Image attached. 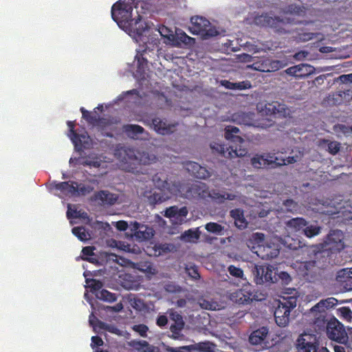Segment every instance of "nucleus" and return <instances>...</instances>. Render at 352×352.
I'll use <instances>...</instances> for the list:
<instances>
[{"label":"nucleus","instance_id":"nucleus-58","mask_svg":"<svg viewBox=\"0 0 352 352\" xmlns=\"http://www.w3.org/2000/svg\"><path fill=\"white\" fill-rule=\"evenodd\" d=\"M170 319L175 322V323L185 324L182 315L177 311L171 312L170 314Z\"/></svg>","mask_w":352,"mask_h":352},{"label":"nucleus","instance_id":"nucleus-3","mask_svg":"<svg viewBox=\"0 0 352 352\" xmlns=\"http://www.w3.org/2000/svg\"><path fill=\"white\" fill-rule=\"evenodd\" d=\"M156 160L157 157L154 154L142 152L136 155L134 150L128 149L122 161V168L135 175H142L144 177L140 181L146 182L149 179V175L148 170L143 165L152 164Z\"/></svg>","mask_w":352,"mask_h":352},{"label":"nucleus","instance_id":"nucleus-60","mask_svg":"<svg viewBox=\"0 0 352 352\" xmlns=\"http://www.w3.org/2000/svg\"><path fill=\"white\" fill-rule=\"evenodd\" d=\"M165 290L170 293H176L181 291V287L173 284H166L164 287Z\"/></svg>","mask_w":352,"mask_h":352},{"label":"nucleus","instance_id":"nucleus-4","mask_svg":"<svg viewBox=\"0 0 352 352\" xmlns=\"http://www.w3.org/2000/svg\"><path fill=\"white\" fill-rule=\"evenodd\" d=\"M240 132L239 128L233 126H228L225 129V138L231 142L228 146L223 144L214 143L211 148L226 158L245 156L248 151L243 148L241 144L244 142L243 139L238 135Z\"/></svg>","mask_w":352,"mask_h":352},{"label":"nucleus","instance_id":"nucleus-14","mask_svg":"<svg viewBox=\"0 0 352 352\" xmlns=\"http://www.w3.org/2000/svg\"><path fill=\"white\" fill-rule=\"evenodd\" d=\"M324 243L327 249L331 252H340L344 248V234L339 230H331Z\"/></svg>","mask_w":352,"mask_h":352},{"label":"nucleus","instance_id":"nucleus-27","mask_svg":"<svg viewBox=\"0 0 352 352\" xmlns=\"http://www.w3.org/2000/svg\"><path fill=\"white\" fill-rule=\"evenodd\" d=\"M276 62L268 58L263 57L255 60L251 65L252 68L262 72H270L273 70V64Z\"/></svg>","mask_w":352,"mask_h":352},{"label":"nucleus","instance_id":"nucleus-63","mask_svg":"<svg viewBox=\"0 0 352 352\" xmlns=\"http://www.w3.org/2000/svg\"><path fill=\"white\" fill-rule=\"evenodd\" d=\"M116 227L120 231H125L128 228V223L124 221H118Z\"/></svg>","mask_w":352,"mask_h":352},{"label":"nucleus","instance_id":"nucleus-34","mask_svg":"<svg viewBox=\"0 0 352 352\" xmlns=\"http://www.w3.org/2000/svg\"><path fill=\"white\" fill-rule=\"evenodd\" d=\"M80 111L82 113V118H84L89 124L96 126L99 120V116L96 113H92L83 107H81Z\"/></svg>","mask_w":352,"mask_h":352},{"label":"nucleus","instance_id":"nucleus-2","mask_svg":"<svg viewBox=\"0 0 352 352\" xmlns=\"http://www.w3.org/2000/svg\"><path fill=\"white\" fill-rule=\"evenodd\" d=\"M141 47L137 50L135 56L136 69L133 72L137 85L139 88H162L156 73L148 69V64H152L149 58L156 55L154 50L144 45Z\"/></svg>","mask_w":352,"mask_h":352},{"label":"nucleus","instance_id":"nucleus-45","mask_svg":"<svg viewBox=\"0 0 352 352\" xmlns=\"http://www.w3.org/2000/svg\"><path fill=\"white\" fill-rule=\"evenodd\" d=\"M221 85L226 89H228V88H252V85H250V82L244 83V85H241L240 83H232L226 80H221Z\"/></svg>","mask_w":352,"mask_h":352},{"label":"nucleus","instance_id":"nucleus-23","mask_svg":"<svg viewBox=\"0 0 352 352\" xmlns=\"http://www.w3.org/2000/svg\"><path fill=\"white\" fill-rule=\"evenodd\" d=\"M313 71L314 67L312 66L302 63L287 68L286 72L296 78H302L310 75Z\"/></svg>","mask_w":352,"mask_h":352},{"label":"nucleus","instance_id":"nucleus-18","mask_svg":"<svg viewBox=\"0 0 352 352\" xmlns=\"http://www.w3.org/2000/svg\"><path fill=\"white\" fill-rule=\"evenodd\" d=\"M318 267L316 261H306L298 263L297 271L300 276L307 280L314 278Z\"/></svg>","mask_w":352,"mask_h":352},{"label":"nucleus","instance_id":"nucleus-56","mask_svg":"<svg viewBox=\"0 0 352 352\" xmlns=\"http://www.w3.org/2000/svg\"><path fill=\"white\" fill-rule=\"evenodd\" d=\"M96 320H97L98 327L99 328L104 329V330H107L111 333H115L116 331H117V329L116 327L110 326L98 319H96Z\"/></svg>","mask_w":352,"mask_h":352},{"label":"nucleus","instance_id":"nucleus-26","mask_svg":"<svg viewBox=\"0 0 352 352\" xmlns=\"http://www.w3.org/2000/svg\"><path fill=\"white\" fill-rule=\"evenodd\" d=\"M76 182H54L53 188L56 190H60L63 195L66 196H75L76 195L77 190L75 188Z\"/></svg>","mask_w":352,"mask_h":352},{"label":"nucleus","instance_id":"nucleus-62","mask_svg":"<svg viewBox=\"0 0 352 352\" xmlns=\"http://www.w3.org/2000/svg\"><path fill=\"white\" fill-rule=\"evenodd\" d=\"M187 270L188 271V274L190 277H192L194 279H198L200 278V275L198 272V270L196 267H190L187 268Z\"/></svg>","mask_w":352,"mask_h":352},{"label":"nucleus","instance_id":"nucleus-6","mask_svg":"<svg viewBox=\"0 0 352 352\" xmlns=\"http://www.w3.org/2000/svg\"><path fill=\"white\" fill-rule=\"evenodd\" d=\"M190 32L199 36L202 39H208L217 36L219 32L216 27L205 17L194 16L190 18Z\"/></svg>","mask_w":352,"mask_h":352},{"label":"nucleus","instance_id":"nucleus-64","mask_svg":"<svg viewBox=\"0 0 352 352\" xmlns=\"http://www.w3.org/2000/svg\"><path fill=\"white\" fill-rule=\"evenodd\" d=\"M168 323V318L166 316H160L157 319V324L159 327H164Z\"/></svg>","mask_w":352,"mask_h":352},{"label":"nucleus","instance_id":"nucleus-16","mask_svg":"<svg viewBox=\"0 0 352 352\" xmlns=\"http://www.w3.org/2000/svg\"><path fill=\"white\" fill-rule=\"evenodd\" d=\"M253 274L254 281L257 285L273 282V270L270 265H256Z\"/></svg>","mask_w":352,"mask_h":352},{"label":"nucleus","instance_id":"nucleus-8","mask_svg":"<svg viewBox=\"0 0 352 352\" xmlns=\"http://www.w3.org/2000/svg\"><path fill=\"white\" fill-rule=\"evenodd\" d=\"M256 109L262 115L274 118H286L290 113V110L286 105L278 101H273L266 104L258 102L256 104Z\"/></svg>","mask_w":352,"mask_h":352},{"label":"nucleus","instance_id":"nucleus-43","mask_svg":"<svg viewBox=\"0 0 352 352\" xmlns=\"http://www.w3.org/2000/svg\"><path fill=\"white\" fill-rule=\"evenodd\" d=\"M283 205L285 207L287 212L292 213L296 212L298 210V204L292 199L285 200Z\"/></svg>","mask_w":352,"mask_h":352},{"label":"nucleus","instance_id":"nucleus-12","mask_svg":"<svg viewBox=\"0 0 352 352\" xmlns=\"http://www.w3.org/2000/svg\"><path fill=\"white\" fill-rule=\"evenodd\" d=\"M228 298L238 305H249L254 300H256V295L250 286L243 287L230 292Z\"/></svg>","mask_w":352,"mask_h":352},{"label":"nucleus","instance_id":"nucleus-61","mask_svg":"<svg viewBox=\"0 0 352 352\" xmlns=\"http://www.w3.org/2000/svg\"><path fill=\"white\" fill-rule=\"evenodd\" d=\"M95 248L93 246H86L84 247L82 250V256H90L94 255V250Z\"/></svg>","mask_w":352,"mask_h":352},{"label":"nucleus","instance_id":"nucleus-11","mask_svg":"<svg viewBox=\"0 0 352 352\" xmlns=\"http://www.w3.org/2000/svg\"><path fill=\"white\" fill-rule=\"evenodd\" d=\"M253 238L258 243L255 252L258 257L263 260H270L276 258L278 255L279 250L274 245L260 244V243H263L265 240V235L263 233H254Z\"/></svg>","mask_w":352,"mask_h":352},{"label":"nucleus","instance_id":"nucleus-13","mask_svg":"<svg viewBox=\"0 0 352 352\" xmlns=\"http://www.w3.org/2000/svg\"><path fill=\"white\" fill-rule=\"evenodd\" d=\"M277 160L274 155L270 153L256 154L251 159V164L255 168H275L285 164V160H283V162H278Z\"/></svg>","mask_w":352,"mask_h":352},{"label":"nucleus","instance_id":"nucleus-51","mask_svg":"<svg viewBox=\"0 0 352 352\" xmlns=\"http://www.w3.org/2000/svg\"><path fill=\"white\" fill-rule=\"evenodd\" d=\"M185 324L182 323H174L172 324L170 327V330L173 333L175 338L179 337L181 331L184 329Z\"/></svg>","mask_w":352,"mask_h":352},{"label":"nucleus","instance_id":"nucleus-10","mask_svg":"<svg viewBox=\"0 0 352 352\" xmlns=\"http://www.w3.org/2000/svg\"><path fill=\"white\" fill-rule=\"evenodd\" d=\"M327 325V336L331 340L344 344L347 340L348 332L346 331L344 325L335 317H331Z\"/></svg>","mask_w":352,"mask_h":352},{"label":"nucleus","instance_id":"nucleus-25","mask_svg":"<svg viewBox=\"0 0 352 352\" xmlns=\"http://www.w3.org/2000/svg\"><path fill=\"white\" fill-rule=\"evenodd\" d=\"M209 194L208 198H211L219 204H223L226 200L232 201L236 198V195L234 193L217 190H212L209 191Z\"/></svg>","mask_w":352,"mask_h":352},{"label":"nucleus","instance_id":"nucleus-38","mask_svg":"<svg viewBox=\"0 0 352 352\" xmlns=\"http://www.w3.org/2000/svg\"><path fill=\"white\" fill-rule=\"evenodd\" d=\"M72 233L80 241H85L89 237V233L83 226H78L72 228Z\"/></svg>","mask_w":352,"mask_h":352},{"label":"nucleus","instance_id":"nucleus-49","mask_svg":"<svg viewBox=\"0 0 352 352\" xmlns=\"http://www.w3.org/2000/svg\"><path fill=\"white\" fill-rule=\"evenodd\" d=\"M324 142H328V151L331 155L337 154L340 149V144L338 142H329L328 140H324Z\"/></svg>","mask_w":352,"mask_h":352},{"label":"nucleus","instance_id":"nucleus-46","mask_svg":"<svg viewBox=\"0 0 352 352\" xmlns=\"http://www.w3.org/2000/svg\"><path fill=\"white\" fill-rule=\"evenodd\" d=\"M79 138L82 140L81 144L74 146L75 148L78 151H82L84 148H88L90 146L89 137L87 134H79Z\"/></svg>","mask_w":352,"mask_h":352},{"label":"nucleus","instance_id":"nucleus-19","mask_svg":"<svg viewBox=\"0 0 352 352\" xmlns=\"http://www.w3.org/2000/svg\"><path fill=\"white\" fill-rule=\"evenodd\" d=\"M91 200L100 206H112L117 201L118 196L108 190H101L94 193Z\"/></svg>","mask_w":352,"mask_h":352},{"label":"nucleus","instance_id":"nucleus-50","mask_svg":"<svg viewBox=\"0 0 352 352\" xmlns=\"http://www.w3.org/2000/svg\"><path fill=\"white\" fill-rule=\"evenodd\" d=\"M138 345L140 346L139 349H141L144 352H155V350L158 351V349L148 344V342L145 340L138 342Z\"/></svg>","mask_w":352,"mask_h":352},{"label":"nucleus","instance_id":"nucleus-57","mask_svg":"<svg viewBox=\"0 0 352 352\" xmlns=\"http://www.w3.org/2000/svg\"><path fill=\"white\" fill-rule=\"evenodd\" d=\"M338 82H340L343 84H347L352 82V73L349 74H342L340 76L338 79Z\"/></svg>","mask_w":352,"mask_h":352},{"label":"nucleus","instance_id":"nucleus-1","mask_svg":"<svg viewBox=\"0 0 352 352\" xmlns=\"http://www.w3.org/2000/svg\"><path fill=\"white\" fill-rule=\"evenodd\" d=\"M133 6L124 0H119L111 8V17L118 26L138 40H142L144 33L148 30L147 23L142 21V16L138 14L132 17Z\"/></svg>","mask_w":352,"mask_h":352},{"label":"nucleus","instance_id":"nucleus-48","mask_svg":"<svg viewBox=\"0 0 352 352\" xmlns=\"http://www.w3.org/2000/svg\"><path fill=\"white\" fill-rule=\"evenodd\" d=\"M340 316L348 322L352 320V311L348 307H342L339 309Z\"/></svg>","mask_w":352,"mask_h":352},{"label":"nucleus","instance_id":"nucleus-29","mask_svg":"<svg viewBox=\"0 0 352 352\" xmlns=\"http://www.w3.org/2000/svg\"><path fill=\"white\" fill-rule=\"evenodd\" d=\"M336 299L334 298H329L325 300H321L319 302H318L316 305H314L310 309V312H314L316 311H325L326 309H329L335 305V302Z\"/></svg>","mask_w":352,"mask_h":352},{"label":"nucleus","instance_id":"nucleus-52","mask_svg":"<svg viewBox=\"0 0 352 352\" xmlns=\"http://www.w3.org/2000/svg\"><path fill=\"white\" fill-rule=\"evenodd\" d=\"M230 216L236 221L243 222V211L239 208L232 210L230 212Z\"/></svg>","mask_w":352,"mask_h":352},{"label":"nucleus","instance_id":"nucleus-55","mask_svg":"<svg viewBox=\"0 0 352 352\" xmlns=\"http://www.w3.org/2000/svg\"><path fill=\"white\" fill-rule=\"evenodd\" d=\"M87 283H90L89 287L91 288V291H99L102 287L101 281L96 279H91L90 280H87Z\"/></svg>","mask_w":352,"mask_h":352},{"label":"nucleus","instance_id":"nucleus-35","mask_svg":"<svg viewBox=\"0 0 352 352\" xmlns=\"http://www.w3.org/2000/svg\"><path fill=\"white\" fill-rule=\"evenodd\" d=\"M338 277H343L344 280H340V281L344 283V286L348 290H352V272H346L343 270L339 272Z\"/></svg>","mask_w":352,"mask_h":352},{"label":"nucleus","instance_id":"nucleus-17","mask_svg":"<svg viewBox=\"0 0 352 352\" xmlns=\"http://www.w3.org/2000/svg\"><path fill=\"white\" fill-rule=\"evenodd\" d=\"M352 99V89L340 90L333 95H329L326 100H324L323 104H327L331 106L340 105L344 102H349Z\"/></svg>","mask_w":352,"mask_h":352},{"label":"nucleus","instance_id":"nucleus-59","mask_svg":"<svg viewBox=\"0 0 352 352\" xmlns=\"http://www.w3.org/2000/svg\"><path fill=\"white\" fill-rule=\"evenodd\" d=\"M104 344V342L102 340V339L98 336H92L91 337V347L94 349V347L96 346H102Z\"/></svg>","mask_w":352,"mask_h":352},{"label":"nucleus","instance_id":"nucleus-37","mask_svg":"<svg viewBox=\"0 0 352 352\" xmlns=\"http://www.w3.org/2000/svg\"><path fill=\"white\" fill-rule=\"evenodd\" d=\"M176 41L179 44L191 45L195 43V39L187 35L184 32H177Z\"/></svg>","mask_w":352,"mask_h":352},{"label":"nucleus","instance_id":"nucleus-54","mask_svg":"<svg viewBox=\"0 0 352 352\" xmlns=\"http://www.w3.org/2000/svg\"><path fill=\"white\" fill-rule=\"evenodd\" d=\"M81 164L90 167L99 168L101 165V162L97 159L94 160L86 158L83 160V161L81 162Z\"/></svg>","mask_w":352,"mask_h":352},{"label":"nucleus","instance_id":"nucleus-36","mask_svg":"<svg viewBox=\"0 0 352 352\" xmlns=\"http://www.w3.org/2000/svg\"><path fill=\"white\" fill-rule=\"evenodd\" d=\"M96 297L102 300L109 302H113L116 300V294L109 292L107 289H102L96 294Z\"/></svg>","mask_w":352,"mask_h":352},{"label":"nucleus","instance_id":"nucleus-39","mask_svg":"<svg viewBox=\"0 0 352 352\" xmlns=\"http://www.w3.org/2000/svg\"><path fill=\"white\" fill-rule=\"evenodd\" d=\"M321 231V227L316 225H310V226H306L305 228L303 229V233L304 234L308 237L311 238L315 236H317L320 234Z\"/></svg>","mask_w":352,"mask_h":352},{"label":"nucleus","instance_id":"nucleus-22","mask_svg":"<svg viewBox=\"0 0 352 352\" xmlns=\"http://www.w3.org/2000/svg\"><path fill=\"white\" fill-rule=\"evenodd\" d=\"M313 313H316L315 319L312 324V327L316 333L320 334L322 332H327V325L329 323V318H327L326 311H316Z\"/></svg>","mask_w":352,"mask_h":352},{"label":"nucleus","instance_id":"nucleus-24","mask_svg":"<svg viewBox=\"0 0 352 352\" xmlns=\"http://www.w3.org/2000/svg\"><path fill=\"white\" fill-rule=\"evenodd\" d=\"M186 169L191 172V174L199 179H206L210 177V172L205 168L200 166L198 163L190 162L186 164Z\"/></svg>","mask_w":352,"mask_h":352},{"label":"nucleus","instance_id":"nucleus-20","mask_svg":"<svg viewBox=\"0 0 352 352\" xmlns=\"http://www.w3.org/2000/svg\"><path fill=\"white\" fill-rule=\"evenodd\" d=\"M186 193L188 196L199 199H206L210 195L207 185L202 182L192 184Z\"/></svg>","mask_w":352,"mask_h":352},{"label":"nucleus","instance_id":"nucleus-5","mask_svg":"<svg viewBox=\"0 0 352 352\" xmlns=\"http://www.w3.org/2000/svg\"><path fill=\"white\" fill-rule=\"evenodd\" d=\"M285 338V335L281 333L276 335V338L270 339L268 328L262 327L253 331L250 333L248 340L250 344L256 346L257 351H261L274 346Z\"/></svg>","mask_w":352,"mask_h":352},{"label":"nucleus","instance_id":"nucleus-30","mask_svg":"<svg viewBox=\"0 0 352 352\" xmlns=\"http://www.w3.org/2000/svg\"><path fill=\"white\" fill-rule=\"evenodd\" d=\"M307 225V221L302 217L293 218L287 222V227L293 229L295 232L303 230Z\"/></svg>","mask_w":352,"mask_h":352},{"label":"nucleus","instance_id":"nucleus-21","mask_svg":"<svg viewBox=\"0 0 352 352\" xmlns=\"http://www.w3.org/2000/svg\"><path fill=\"white\" fill-rule=\"evenodd\" d=\"M177 123L168 124L166 120H163L160 118H154L152 119V126L153 129L159 134L165 135L173 133Z\"/></svg>","mask_w":352,"mask_h":352},{"label":"nucleus","instance_id":"nucleus-28","mask_svg":"<svg viewBox=\"0 0 352 352\" xmlns=\"http://www.w3.org/2000/svg\"><path fill=\"white\" fill-rule=\"evenodd\" d=\"M154 235V230L152 228L146 226L142 225L135 237L140 241H146L151 239Z\"/></svg>","mask_w":352,"mask_h":352},{"label":"nucleus","instance_id":"nucleus-32","mask_svg":"<svg viewBox=\"0 0 352 352\" xmlns=\"http://www.w3.org/2000/svg\"><path fill=\"white\" fill-rule=\"evenodd\" d=\"M169 199V196L165 195L162 192H155L148 197V201L151 205H156L161 204Z\"/></svg>","mask_w":352,"mask_h":352},{"label":"nucleus","instance_id":"nucleus-40","mask_svg":"<svg viewBox=\"0 0 352 352\" xmlns=\"http://www.w3.org/2000/svg\"><path fill=\"white\" fill-rule=\"evenodd\" d=\"M228 272L230 275L235 278L245 280L244 277L243 270L234 265H230L228 267Z\"/></svg>","mask_w":352,"mask_h":352},{"label":"nucleus","instance_id":"nucleus-53","mask_svg":"<svg viewBox=\"0 0 352 352\" xmlns=\"http://www.w3.org/2000/svg\"><path fill=\"white\" fill-rule=\"evenodd\" d=\"M133 330L138 333L142 337H146L148 327L144 324H135L133 327Z\"/></svg>","mask_w":352,"mask_h":352},{"label":"nucleus","instance_id":"nucleus-41","mask_svg":"<svg viewBox=\"0 0 352 352\" xmlns=\"http://www.w3.org/2000/svg\"><path fill=\"white\" fill-rule=\"evenodd\" d=\"M201 232L199 230V228L189 229L184 232L182 236L184 238H187L188 241H197L200 237Z\"/></svg>","mask_w":352,"mask_h":352},{"label":"nucleus","instance_id":"nucleus-7","mask_svg":"<svg viewBox=\"0 0 352 352\" xmlns=\"http://www.w3.org/2000/svg\"><path fill=\"white\" fill-rule=\"evenodd\" d=\"M297 298L295 296L283 297L278 301L274 315L275 321L279 327H286L289 321L291 311L296 307Z\"/></svg>","mask_w":352,"mask_h":352},{"label":"nucleus","instance_id":"nucleus-15","mask_svg":"<svg viewBox=\"0 0 352 352\" xmlns=\"http://www.w3.org/2000/svg\"><path fill=\"white\" fill-rule=\"evenodd\" d=\"M188 214L186 206L179 208L177 206H173L165 210L164 216L170 219L174 225H182L186 222Z\"/></svg>","mask_w":352,"mask_h":352},{"label":"nucleus","instance_id":"nucleus-44","mask_svg":"<svg viewBox=\"0 0 352 352\" xmlns=\"http://www.w3.org/2000/svg\"><path fill=\"white\" fill-rule=\"evenodd\" d=\"M205 228L208 232L215 234H219L223 230L222 226L214 222H209L206 223Z\"/></svg>","mask_w":352,"mask_h":352},{"label":"nucleus","instance_id":"nucleus-31","mask_svg":"<svg viewBox=\"0 0 352 352\" xmlns=\"http://www.w3.org/2000/svg\"><path fill=\"white\" fill-rule=\"evenodd\" d=\"M122 130L125 132L129 136H136L137 135L142 134L144 131V129L138 124H124L122 126Z\"/></svg>","mask_w":352,"mask_h":352},{"label":"nucleus","instance_id":"nucleus-9","mask_svg":"<svg viewBox=\"0 0 352 352\" xmlns=\"http://www.w3.org/2000/svg\"><path fill=\"white\" fill-rule=\"evenodd\" d=\"M296 346L303 352H329L326 347H320L316 336L311 333L301 334L296 341Z\"/></svg>","mask_w":352,"mask_h":352},{"label":"nucleus","instance_id":"nucleus-33","mask_svg":"<svg viewBox=\"0 0 352 352\" xmlns=\"http://www.w3.org/2000/svg\"><path fill=\"white\" fill-rule=\"evenodd\" d=\"M67 126L69 128V133L68 135L69 136L71 140L74 143V146H79L81 144L82 140H80V138H79V134L77 133L74 129L75 128V123L72 121H68L67 122Z\"/></svg>","mask_w":352,"mask_h":352},{"label":"nucleus","instance_id":"nucleus-47","mask_svg":"<svg viewBox=\"0 0 352 352\" xmlns=\"http://www.w3.org/2000/svg\"><path fill=\"white\" fill-rule=\"evenodd\" d=\"M153 181L155 184V185L159 188V189H161V190H164V189H168V186H169V184L168 182L164 179V180H162L160 177L158 176L157 174L155 175L153 177Z\"/></svg>","mask_w":352,"mask_h":352},{"label":"nucleus","instance_id":"nucleus-42","mask_svg":"<svg viewBox=\"0 0 352 352\" xmlns=\"http://www.w3.org/2000/svg\"><path fill=\"white\" fill-rule=\"evenodd\" d=\"M75 188L77 190L76 195H86L89 194L94 190V187L91 186H86L82 184H78L75 185Z\"/></svg>","mask_w":352,"mask_h":352}]
</instances>
